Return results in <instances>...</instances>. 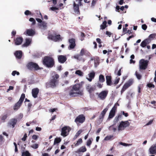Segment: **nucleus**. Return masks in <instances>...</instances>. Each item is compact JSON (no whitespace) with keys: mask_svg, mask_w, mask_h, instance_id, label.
Here are the masks:
<instances>
[{"mask_svg":"<svg viewBox=\"0 0 156 156\" xmlns=\"http://www.w3.org/2000/svg\"><path fill=\"white\" fill-rule=\"evenodd\" d=\"M84 82L81 81L80 83L73 85L72 89L69 91V94L71 97H76L78 95L82 96L83 94V87Z\"/></svg>","mask_w":156,"mask_h":156,"instance_id":"nucleus-1","label":"nucleus"},{"mask_svg":"<svg viewBox=\"0 0 156 156\" xmlns=\"http://www.w3.org/2000/svg\"><path fill=\"white\" fill-rule=\"evenodd\" d=\"M42 63L44 65L48 68L52 67L55 65L54 59L49 56H45L44 57Z\"/></svg>","mask_w":156,"mask_h":156,"instance_id":"nucleus-2","label":"nucleus"},{"mask_svg":"<svg viewBox=\"0 0 156 156\" xmlns=\"http://www.w3.org/2000/svg\"><path fill=\"white\" fill-rule=\"evenodd\" d=\"M59 77V76L57 74H56L52 76V79L50 80L49 82V84L51 87L53 88L56 86V85L58 83V79Z\"/></svg>","mask_w":156,"mask_h":156,"instance_id":"nucleus-3","label":"nucleus"},{"mask_svg":"<svg viewBox=\"0 0 156 156\" xmlns=\"http://www.w3.org/2000/svg\"><path fill=\"white\" fill-rule=\"evenodd\" d=\"M149 61L148 60H145L144 59H141L139 62L140 70H145L147 68Z\"/></svg>","mask_w":156,"mask_h":156,"instance_id":"nucleus-4","label":"nucleus"},{"mask_svg":"<svg viewBox=\"0 0 156 156\" xmlns=\"http://www.w3.org/2000/svg\"><path fill=\"white\" fill-rule=\"evenodd\" d=\"M27 67L29 69L31 70L33 69L37 70L40 69L37 64L33 62H30L28 63L27 65Z\"/></svg>","mask_w":156,"mask_h":156,"instance_id":"nucleus-5","label":"nucleus"},{"mask_svg":"<svg viewBox=\"0 0 156 156\" xmlns=\"http://www.w3.org/2000/svg\"><path fill=\"white\" fill-rule=\"evenodd\" d=\"M134 82L133 80L132 79H129L127 82H126L122 88L121 90V94L124 92L129 87L131 86Z\"/></svg>","mask_w":156,"mask_h":156,"instance_id":"nucleus-6","label":"nucleus"},{"mask_svg":"<svg viewBox=\"0 0 156 156\" xmlns=\"http://www.w3.org/2000/svg\"><path fill=\"white\" fill-rule=\"evenodd\" d=\"M71 130V128L69 126H65L61 129V135L64 137L67 136Z\"/></svg>","mask_w":156,"mask_h":156,"instance_id":"nucleus-7","label":"nucleus"},{"mask_svg":"<svg viewBox=\"0 0 156 156\" xmlns=\"http://www.w3.org/2000/svg\"><path fill=\"white\" fill-rule=\"evenodd\" d=\"M85 117L84 115L80 114L78 115L75 119L74 122L78 125L79 123H83L85 120Z\"/></svg>","mask_w":156,"mask_h":156,"instance_id":"nucleus-8","label":"nucleus"},{"mask_svg":"<svg viewBox=\"0 0 156 156\" xmlns=\"http://www.w3.org/2000/svg\"><path fill=\"white\" fill-rule=\"evenodd\" d=\"M129 123L128 121H122L118 127L119 131L122 130L129 125Z\"/></svg>","mask_w":156,"mask_h":156,"instance_id":"nucleus-9","label":"nucleus"},{"mask_svg":"<svg viewBox=\"0 0 156 156\" xmlns=\"http://www.w3.org/2000/svg\"><path fill=\"white\" fill-rule=\"evenodd\" d=\"M24 98H20L19 101L16 103L13 107V109L15 111L17 110L20 107L24 100Z\"/></svg>","mask_w":156,"mask_h":156,"instance_id":"nucleus-10","label":"nucleus"},{"mask_svg":"<svg viewBox=\"0 0 156 156\" xmlns=\"http://www.w3.org/2000/svg\"><path fill=\"white\" fill-rule=\"evenodd\" d=\"M48 39L53 40L55 42L57 41L60 40H62L60 35L59 34L56 36H53L52 34H50L48 37Z\"/></svg>","mask_w":156,"mask_h":156,"instance_id":"nucleus-11","label":"nucleus"},{"mask_svg":"<svg viewBox=\"0 0 156 156\" xmlns=\"http://www.w3.org/2000/svg\"><path fill=\"white\" fill-rule=\"evenodd\" d=\"M117 109V107L115 105L114 106L112 107L111 110L108 116V118L109 119H111L113 118L115 116L116 111Z\"/></svg>","mask_w":156,"mask_h":156,"instance_id":"nucleus-12","label":"nucleus"},{"mask_svg":"<svg viewBox=\"0 0 156 156\" xmlns=\"http://www.w3.org/2000/svg\"><path fill=\"white\" fill-rule=\"evenodd\" d=\"M69 42L70 44L69 45L68 47L69 49H73L76 46L75 40L74 38H72L69 40Z\"/></svg>","mask_w":156,"mask_h":156,"instance_id":"nucleus-13","label":"nucleus"},{"mask_svg":"<svg viewBox=\"0 0 156 156\" xmlns=\"http://www.w3.org/2000/svg\"><path fill=\"white\" fill-rule=\"evenodd\" d=\"M108 91L105 90L102 91L100 93H97L96 94L98 95V98H106L108 94Z\"/></svg>","mask_w":156,"mask_h":156,"instance_id":"nucleus-14","label":"nucleus"},{"mask_svg":"<svg viewBox=\"0 0 156 156\" xmlns=\"http://www.w3.org/2000/svg\"><path fill=\"white\" fill-rule=\"evenodd\" d=\"M73 10L75 12L77 15H80V12L79 10V5L76 4L75 2H74L73 4Z\"/></svg>","mask_w":156,"mask_h":156,"instance_id":"nucleus-15","label":"nucleus"},{"mask_svg":"<svg viewBox=\"0 0 156 156\" xmlns=\"http://www.w3.org/2000/svg\"><path fill=\"white\" fill-rule=\"evenodd\" d=\"M23 40V39L21 37H17L14 39L15 44L16 45H19L21 44Z\"/></svg>","mask_w":156,"mask_h":156,"instance_id":"nucleus-16","label":"nucleus"},{"mask_svg":"<svg viewBox=\"0 0 156 156\" xmlns=\"http://www.w3.org/2000/svg\"><path fill=\"white\" fill-rule=\"evenodd\" d=\"M58 62L61 63H64L67 60L66 56L59 55L58 56Z\"/></svg>","mask_w":156,"mask_h":156,"instance_id":"nucleus-17","label":"nucleus"},{"mask_svg":"<svg viewBox=\"0 0 156 156\" xmlns=\"http://www.w3.org/2000/svg\"><path fill=\"white\" fill-rule=\"evenodd\" d=\"M17 122V120L16 119H12L8 123V125L10 127H12L13 128L15 127V126Z\"/></svg>","mask_w":156,"mask_h":156,"instance_id":"nucleus-18","label":"nucleus"},{"mask_svg":"<svg viewBox=\"0 0 156 156\" xmlns=\"http://www.w3.org/2000/svg\"><path fill=\"white\" fill-rule=\"evenodd\" d=\"M73 57L74 58L76 59L79 61L84 62L85 60L84 58L83 57V56L80 55L79 54L74 55L73 56Z\"/></svg>","mask_w":156,"mask_h":156,"instance_id":"nucleus-19","label":"nucleus"},{"mask_svg":"<svg viewBox=\"0 0 156 156\" xmlns=\"http://www.w3.org/2000/svg\"><path fill=\"white\" fill-rule=\"evenodd\" d=\"M149 151L150 154H156V144L152 145L149 149Z\"/></svg>","mask_w":156,"mask_h":156,"instance_id":"nucleus-20","label":"nucleus"},{"mask_svg":"<svg viewBox=\"0 0 156 156\" xmlns=\"http://www.w3.org/2000/svg\"><path fill=\"white\" fill-rule=\"evenodd\" d=\"M39 92V89L37 88H35L32 90V95L34 98H37V94Z\"/></svg>","mask_w":156,"mask_h":156,"instance_id":"nucleus-21","label":"nucleus"},{"mask_svg":"<svg viewBox=\"0 0 156 156\" xmlns=\"http://www.w3.org/2000/svg\"><path fill=\"white\" fill-rule=\"evenodd\" d=\"M87 151V149L85 146H82L75 152L76 153L80 154L81 152L84 153Z\"/></svg>","mask_w":156,"mask_h":156,"instance_id":"nucleus-22","label":"nucleus"},{"mask_svg":"<svg viewBox=\"0 0 156 156\" xmlns=\"http://www.w3.org/2000/svg\"><path fill=\"white\" fill-rule=\"evenodd\" d=\"M26 34L28 36H32L35 34V31L32 29H27L26 31Z\"/></svg>","mask_w":156,"mask_h":156,"instance_id":"nucleus-23","label":"nucleus"},{"mask_svg":"<svg viewBox=\"0 0 156 156\" xmlns=\"http://www.w3.org/2000/svg\"><path fill=\"white\" fill-rule=\"evenodd\" d=\"M108 107H107L101 112L99 116V119H103L106 112L108 110Z\"/></svg>","mask_w":156,"mask_h":156,"instance_id":"nucleus-24","label":"nucleus"},{"mask_svg":"<svg viewBox=\"0 0 156 156\" xmlns=\"http://www.w3.org/2000/svg\"><path fill=\"white\" fill-rule=\"evenodd\" d=\"M106 83L108 86H111L112 85V77L111 76H106Z\"/></svg>","mask_w":156,"mask_h":156,"instance_id":"nucleus-25","label":"nucleus"},{"mask_svg":"<svg viewBox=\"0 0 156 156\" xmlns=\"http://www.w3.org/2000/svg\"><path fill=\"white\" fill-rule=\"evenodd\" d=\"M16 57L18 59H20L22 56V51H17L14 53Z\"/></svg>","mask_w":156,"mask_h":156,"instance_id":"nucleus-26","label":"nucleus"},{"mask_svg":"<svg viewBox=\"0 0 156 156\" xmlns=\"http://www.w3.org/2000/svg\"><path fill=\"white\" fill-rule=\"evenodd\" d=\"M150 41L149 39H145L142 42L140 46L143 48L145 47L147 44L150 43Z\"/></svg>","mask_w":156,"mask_h":156,"instance_id":"nucleus-27","label":"nucleus"},{"mask_svg":"<svg viewBox=\"0 0 156 156\" xmlns=\"http://www.w3.org/2000/svg\"><path fill=\"white\" fill-rule=\"evenodd\" d=\"M38 26L44 29H45L47 27V23L44 21H42L38 25Z\"/></svg>","mask_w":156,"mask_h":156,"instance_id":"nucleus-28","label":"nucleus"},{"mask_svg":"<svg viewBox=\"0 0 156 156\" xmlns=\"http://www.w3.org/2000/svg\"><path fill=\"white\" fill-rule=\"evenodd\" d=\"M107 22L106 21H103L102 23L100 26V30H103L105 29L108 26L107 25Z\"/></svg>","mask_w":156,"mask_h":156,"instance_id":"nucleus-29","label":"nucleus"},{"mask_svg":"<svg viewBox=\"0 0 156 156\" xmlns=\"http://www.w3.org/2000/svg\"><path fill=\"white\" fill-rule=\"evenodd\" d=\"M156 33H154L152 34L149 35V36L148 38H147V39H149V40L150 41V42H151V41L153 40L154 38L156 37Z\"/></svg>","mask_w":156,"mask_h":156,"instance_id":"nucleus-30","label":"nucleus"},{"mask_svg":"<svg viewBox=\"0 0 156 156\" xmlns=\"http://www.w3.org/2000/svg\"><path fill=\"white\" fill-rule=\"evenodd\" d=\"M83 142V140L81 138L79 139L76 143H74V144L75 147H77L80 144Z\"/></svg>","mask_w":156,"mask_h":156,"instance_id":"nucleus-31","label":"nucleus"},{"mask_svg":"<svg viewBox=\"0 0 156 156\" xmlns=\"http://www.w3.org/2000/svg\"><path fill=\"white\" fill-rule=\"evenodd\" d=\"M105 79L104 76L102 74H100L99 76L98 81L103 83L105 81Z\"/></svg>","mask_w":156,"mask_h":156,"instance_id":"nucleus-32","label":"nucleus"},{"mask_svg":"<svg viewBox=\"0 0 156 156\" xmlns=\"http://www.w3.org/2000/svg\"><path fill=\"white\" fill-rule=\"evenodd\" d=\"M103 84L102 83L98 81L97 83H95V85L99 88H101L103 87Z\"/></svg>","mask_w":156,"mask_h":156,"instance_id":"nucleus-33","label":"nucleus"},{"mask_svg":"<svg viewBox=\"0 0 156 156\" xmlns=\"http://www.w3.org/2000/svg\"><path fill=\"white\" fill-rule=\"evenodd\" d=\"M31 40L29 38H27L26 39V42L23 45L24 46H27L30 43Z\"/></svg>","mask_w":156,"mask_h":156,"instance_id":"nucleus-34","label":"nucleus"},{"mask_svg":"<svg viewBox=\"0 0 156 156\" xmlns=\"http://www.w3.org/2000/svg\"><path fill=\"white\" fill-rule=\"evenodd\" d=\"M93 140V139L92 138H89L87 142V146H88L89 147H90V145L92 144Z\"/></svg>","mask_w":156,"mask_h":156,"instance_id":"nucleus-35","label":"nucleus"},{"mask_svg":"<svg viewBox=\"0 0 156 156\" xmlns=\"http://www.w3.org/2000/svg\"><path fill=\"white\" fill-rule=\"evenodd\" d=\"M75 74L80 76H83V73L80 70H77L76 71L75 73Z\"/></svg>","mask_w":156,"mask_h":156,"instance_id":"nucleus-36","label":"nucleus"},{"mask_svg":"<svg viewBox=\"0 0 156 156\" xmlns=\"http://www.w3.org/2000/svg\"><path fill=\"white\" fill-rule=\"evenodd\" d=\"M61 141V139L60 138H56L55 139L54 145L59 143Z\"/></svg>","mask_w":156,"mask_h":156,"instance_id":"nucleus-37","label":"nucleus"},{"mask_svg":"<svg viewBox=\"0 0 156 156\" xmlns=\"http://www.w3.org/2000/svg\"><path fill=\"white\" fill-rule=\"evenodd\" d=\"M8 116L7 114H5L3 115H2L1 117V119L2 122H4L5 120L6 119Z\"/></svg>","mask_w":156,"mask_h":156,"instance_id":"nucleus-38","label":"nucleus"},{"mask_svg":"<svg viewBox=\"0 0 156 156\" xmlns=\"http://www.w3.org/2000/svg\"><path fill=\"white\" fill-rule=\"evenodd\" d=\"M30 154L28 151H26L22 153V156H30Z\"/></svg>","mask_w":156,"mask_h":156,"instance_id":"nucleus-39","label":"nucleus"},{"mask_svg":"<svg viewBox=\"0 0 156 156\" xmlns=\"http://www.w3.org/2000/svg\"><path fill=\"white\" fill-rule=\"evenodd\" d=\"M89 77L90 78L94 79L95 76V73L94 71L88 74Z\"/></svg>","mask_w":156,"mask_h":156,"instance_id":"nucleus-40","label":"nucleus"},{"mask_svg":"<svg viewBox=\"0 0 156 156\" xmlns=\"http://www.w3.org/2000/svg\"><path fill=\"white\" fill-rule=\"evenodd\" d=\"M135 75H136V78L138 80H140L142 78V75L139 73L137 71H136L135 73Z\"/></svg>","mask_w":156,"mask_h":156,"instance_id":"nucleus-41","label":"nucleus"},{"mask_svg":"<svg viewBox=\"0 0 156 156\" xmlns=\"http://www.w3.org/2000/svg\"><path fill=\"white\" fill-rule=\"evenodd\" d=\"M109 129L110 131H113L115 132L116 130V128L114 126V125H112L109 127Z\"/></svg>","mask_w":156,"mask_h":156,"instance_id":"nucleus-42","label":"nucleus"},{"mask_svg":"<svg viewBox=\"0 0 156 156\" xmlns=\"http://www.w3.org/2000/svg\"><path fill=\"white\" fill-rule=\"evenodd\" d=\"M88 91L91 93L93 91H94L95 90V88L94 87H91L90 88H87Z\"/></svg>","mask_w":156,"mask_h":156,"instance_id":"nucleus-43","label":"nucleus"},{"mask_svg":"<svg viewBox=\"0 0 156 156\" xmlns=\"http://www.w3.org/2000/svg\"><path fill=\"white\" fill-rule=\"evenodd\" d=\"M29 20L30 22H32V25H34L35 24L36 21L34 18H30L29 19Z\"/></svg>","mask_w":156,"mask_h":156,"instance_id":"nucleus-44","label":"nucleus"},{"mask_svg":"<svg viewBox=\"0 0 156 156\" xmlns=\"http://www.w3.org/2000/svg\"><path fill=\"white\" fill-rule=\"evenodd\" d=\"M39 145L38 144H36L32 145L31 146V147L34 149H36L38 147Z\"/></svg>","mask_w":156,"mask_h":156,"instance_id":"nucleus-45","label":"nucleus"},{"mask_svg":"<svg viewBox=\"0 0 156 156\" xmlns=\"http://www.w3.org/2000/svg\"><path fill=\"white\" fill-rule=\"evenodd\" d=\"M85 52V49H84V48H82L79 54L80 55L83 56L84 55Z\"/></svg>","mask_w":156,"mask_h":156,"instance_id":"nucleus-46","label":"nucleus"},{"mask_svg":"<svg viewBox=\"0 0 156 156\" xmlns=\"http://www.w3.org/2000/svg\"><path fill=\"white\" fill-rule=\"evenodd\" d=\"M81 38L80 39V40L81 41H83V40H84V37H85V35L84 33L83 32H81Z\"/></svg>","mask_w":156,"mask_h":156,"instance_id":"nucleus-47","label":"nucleus"},{"mask_svg":"<svg viewBox=\"0 0 156 156\" xmlns=\"http://www.w3.org/2000/svg\"><path fill=\"white\" fill-rule=\"evenodd\" d=\"M16 74L17 75H19L20 74V73L16 71H13L12 73V75L13 76H15Z\"/></svg>","mask_w":156,"mask_h":156,"instance_id":"nucleus-48","label":"nucleus"},{"mask_svg":"<svg viewBox=\"0 0 156 156\" xmlns=\"http://www.w3.org/2000/svg\"><path fill=\"white\" fill-rule=\"evenodd\" d=\"M113 136H106L104 140H108L111 139L112 137Z\"/></svg>","mask_w":156,"mask_h":156,"instance_id":"nucleus-49","label":"nucleus"},{"mask_svg":"<svg viewBox=\"0 0 156 156\" xmlns=\"http://www.w3.org/2000/svg\"><path fill=\"white\" fill-rule=\"evenodd\" d=\"M24 14L28 16V15H30L31 14V12L28 10H26Z\"/></svg>","mask_w":156,"mask_h":156,"instance_id":"nucleus-50","label":"nucleus"},{"mask_svg":"<svg viewBox=\"0 0 156 156\" xmlns=\"http://www.w3.org/2000/svg\"><path fill=\"white\" fill-rule=\"evenodd\" d=\"M147 86L149 88H154L155 87L154 85L151 83H149L148 84H147Z\"/></svg>","mask_w":156,"mask_h":156,"instance_id":"nucleus-51","label":"nucleus"},{"mask_svg":"<svg viewBox=\"0 0 156 156\" xmlns=\"http://www.w3.org/2000/svg\"><path fill=\"white\" fill-rule=\"evenodd\" d=\"M27 137V134L26 133H25L23 137L22 138L21 140L23 141H26Z\"/></svg>","mask_w":156,"mask_h":156,"instance_id":"nucleus-52","label":"nucleus"},{"mask_svg":"<svg viewBox=\"0 0 156 156\" xmlns=\"http://www.w3.org/2000/svg\"><path fill=\"white\" fill-rule=\"evenodd\" d=\"M59 9L58 8H57L56 7H51L50 8V10H51L52 11H55V10H58Z\"/></svg>","mask_w":156,"mask_h":156,"instance_id":"nucleus-53","label":"nucleus"},{"mask_svg":"<svg viewBox=\"0 0 156 156\" xmlns=\"http://www.w3.org/2000/svg\"><path fill=\"white\" fill-rule=\"evenodd\" d=\"M13 144H14V145L15 147V152H18V150L17 145L16 144V143L15 142H14Z\"/></svg>","mask_w":156,"mask_h":156,"instance_id":"nucleus-54","label":"nucleus"},{"mask_svg":"<svg viewBox=\"0 0 156 156\" xmlns=\"http://www.w3.org/2000/svg\"><path fill=\"white\" fill-rule=\"evenodd\" d=\"M142 28L144 30H145L147 28V26L146 24H144L142 25Z\"/></svg>","mask_w":156,"mask_h":156,"instance_id":"nucleus-55","label":"nucleus"},{"mask_svg":"<svg viewBox=\"0 0 156 156\" xmlns=\"http://www.w3.org/2000/svg\"><path fill=\"white\" fill-rule=\"evenodd\" d=\"M154 120V119L150 120L148 123H147L146 125L148 126L151 124L153 122V121Z\"/></svg>","mask_w":156,"mask_h":156,"instance_id":"nucleus-56","label":"nucleus"},{"mask_svg":"<svg viewBox=\"0 0 156 156\" xmlns=\"http://www.w3.org/2000/svg\"><path fill=\"white\" fill-rule=\"evenodd\" d=\"M120 80V78H119L117 79H116L115 80V81L114 82V84L115 85H116L119 82V80Z\"/></svg>","mask_w":156,"mask_h":156,"instance_id":"nucleus-57","label":"nucleus"},{"mask_svg":"<svg viewBox=\"0 0 156 156\" xmlns=\"http://www.w3.org/2000/svg\"><path fill=\"white\" fill-rule=\"evenodd\" d=\"M38 136L36 135H34L32 136V138L34 140H37L38 138Z\"/></svg>","mask_w":156,"mask_h":156,"instance_id":"nucleus-58","label":"nucleus"},{"mask_svg":"<svg viewBox=\"0 0 156 156\" xmlns=\"http://www.w3.org/2000/svg\"><path fill=\"white\" fill-rule=\"evenodd\" d=\"M94 63L95 66L96 67L97 65L99 64L98 60H94Z\"/></svg>","mask_w":156,"mask_h":156,"instance_id":"nucleus-59","label":"nucleus"},{"mask_svg":"<svg viewBox=\"0 0 156 156\" xmlns=\"http://www.w3.org/2000/svg\"><path fill=\"white\" fill-rule=\"evenodd\" d=\"M97 1L95 0H93L91 3V6H94L96 3Z\"/></svg>","mask_w":156,"mask_h":156,"instance_id":"nucleus-60","label":"nucleus"},{"mask_svg":"<svg viewBox=\"0 0 156 156\" xmlns=\"http://www.w3.org/2000/svg\"><path fill=\"white\" fill-rule=\"evenodd\" d=\"M151 104H153L154 106H155V107H154V108H156V101H151Z\"/></svg>","mask_w":156,"mask_h":156,"instance_id":"nucleus-61","label":"nucleus"},{"mask_svg":"<svg viewBox=\"0 0 156 156\" xmlns=\"http://www.w3.org/2000/svg\"><path fill=\"white\" fill-rule=\"evenodd\" d=\"M84 55L87 56H90V54L89 52L87 51L86 50H85V52Z\"/></svg>","mask_w":156,"mask_h":156,"instance_id":"nucleus-62","label":"nucleus"},{"mask_svg":"<svg viewBox=\"0 0 156 156\" xmlns=\"http://www.w3.org/2000/svg\"><path fill=\"white\" fill-rule=\"evenodd\" d=\"M106 34L108 35L109 37H110L111 36L112 34L109 31H106Z\"/></svg>","mask_w":156,"mask_h":156,"instance_id":"nucleus-63","label":"nucleus"},{"mask_svg":"<svg viewBox=\"0 0 156 156\" xmlns=\"http://www.w3.org/2000/svg\"><path fill=\"white\" fill-rule=\"evenodd\" d=\"M119 117L118 116H116L114 119V122H115V123L117 122L119 120Z\"/></svg>","mask_w":156,"mask_h":156,"instance_id":"nucleus-64","label":"nucleus"}]
</instances>
